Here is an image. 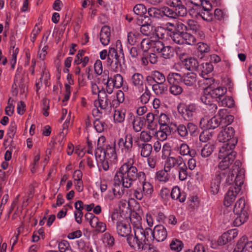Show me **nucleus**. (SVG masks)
<instances>
[{
  "label": "nucleus",
  "instance_id": "f257e3e1",
  "mask_svg": "<svg viewBox=\"0 0 252 252\" xmlns=\"http://www.w3.org/2000/svg\"><path fill=\"white\" fill-rule=\"evenodd\" d=\"M241 165L240 160H237L228 173L221 171L217 174L211 183V192L216 194L219 192L220 184L224 179L225 186L231 185V187L240 188L243 184L245 177V170Z\"/></svg>",
  "mask_w": 252,
  "mask_h": 252
},
{
  "label": "nucleus",
  "instance_id": "f03ea898",
  "mask_svg": "<svg viewBox=\"0 0 252 252\" xmlns=\"http://www.w3.org/2000/svg\"><path fill=\"white\" fill-rule=\"evenodd\" d=\"M132 163H125L119 168L114 177V180L116 182L122 183L126 188H129L132 183L136 180L137 169L132 165Z\"/></svg>",
  "mask_w": 252,
  "mask_h": 252
},
{
  "label": "nucleus",
  "instance_id": "7ed1b4c3",
  "mask_svg": "<svg viewBox=\"0 0 252 252\" xmlns=\"http://www.w3.org/2000/svg\"><path fill=\"white\" fill-rule=\"evenodd\" d=\"M234 134L235 130L232 126H226L223 127L218 136V140L223 143L221 147L234 149L238 142L237 138L234 137Z\"/></svg>",
  "mask_w": 252,
  "mask_h": 252
},
{
  "label": "nucleus",
  "instance_id": "20e7f679",
  "mask_svg": "<svg viewBox=\"0 0 252 252\" xmlns=\"http://www.w3.org/2000/svg\"><path fill=\"white\" fill-rule=\"evenodd\" d=\"M179 25L180 26L177 27V30H175V33H174L172 36L173 41L180 45L194 44L196 43V39L193 35L187 32L188 27L182 23H180Z\"/></svg>",
  "mask_w": 252,
  "mask_h": 252
},
{
  "label": "nucleus",
  "instance_id": "39448f33",
  "mask_svg": "<svg viewBox=\"0 0 252 252\" xmlns=\"http://www.w3.org/2000/svg\"><path fill=\"white\" fill-rule=\"evenodd\" d=\"M236 152L233 149L221 147L219 151V158L221 161L219 164V168L221 170L227 169L236 158Z\"/></svg>",
  "mask_w": 252,
  "mask_h": 252
},
{
  "label": "nucleus",
  "instance_id": "423d86ee",
  "mask_svg": "<svg viewBox=\"0 0 252 252\" xmlns=\"http://www.w3.org/2000/svg\"><path fill=\"white\" fill-rule=\"evenodd\" d=\"M124 60V56L122 57L118 55L117 50L113 47L109 48V56L106 62L107 66L115 72H121L122 70V59Z\"/></svg>",
  "mask_w": 252,
  "mask_h": 252
},
{
  "label": "nucleus",
  "instance_id": "0eeeda50",
  "mask_svg": "<svg viewBox=\"0 0 252 252\" xmlns=\"http://www.w3.org/2000/svg\"><path fill=\"white\" fill-rule=\"evenodd\" d=\"M178 110L185 120L191 121L194 118L197 110V107L195 104H180L178 106Z\"/></svg>",
  "mask_w": 252,
  "mask_h": 252
},
{
  "label": "nucleus",
  "instance_id": "6e6552de",
  "mask_svg": "<svg viewBox=\"0 0 252 252\" xmlns=\"http://www.w3.org/2000/svg\"><path fill=\"white\" fill-rule=\"evenodd\" d=\"M227 92V89L224 87H219L215 86L210 87L208 89H204V92L206 94H209L210 97L214 98L217 101L220 102L222 97L224 96Z\"/></svg>",
  "mask_w": 252,
  "mask_h": 252
},
{
  "label": "nucleus",
  "instance_id": "1a4fd4ad",
  "mask_svg": "<svg viewBox=\"0 0 252 252\" xmlns=\"http://www.w3.org/2000/svg\"><path fill=\"white\" fill-rule=\"evenodd\" d=\"M238 235V232L236 229H231L226 232L223 233L217 241V244H214L212 242L211 247L216 248V246H222L233 240Z\"/></svg>",
  "mask_w": 252,
  "mask_h": 252
},
{
  "label": "nucleus",
  "instance_id": "9d476101",
  "mask_svg": "<svg viewBox=\"0 0 252 252\" xmlns=\"http://www.w3.org/2000/svg\"><path fill=\"white\" fill-rule=\"evenodd\" d=\"M234 252H252V241L248 242V238L243 236L238 242Z\"/></svg>",
  "mask_w": 252,
  "mask_h": 252
},
{
  "label": "nucleus",
  "instance_id": "9b49d317",
  "mask_svg": "<svg viewBox=\"0 0 252 252\" xmlns=\"http://www.w3.org/2000/svg\"><path fill=\"white\" fill-rule=\"evenodd\" d=\"M167 232L165 227L162 225H157L153 230V238L157 242H162L166 238Z\"/></svg>",
  "mask_w": 252,
  "mask_h": 252
},
{
  "label": "nucleus",
  "instance_id": "f8f14e48",
  "mask_svg": "<svg viewBox=\"0 0 252 252\" xmlns=\"http://www.w3.org/2000/svg\"><path fill=\"white\" fill-rule=\"evenodd\" d=\"M240 190L241 188L239 187H230L224 197V205L226 207L230 206L235 200L237 193Z\"/></svg>",
  "mask_w": 252,
  "mask_h": 252
},
{
  "label": "nucleus",
  "instance_id": "ddd939ff",
  "mask_svg": "<svg viewBox=\"0 0 252 252\" xmlns=\"http://www.w3.org/2000/svg\"><path fill=\"white\" fill-rule=\"evenodd\" d=\"M128 121L132 124L133 129L135 132L141 131L146 123L144 117H135L132 113H129Z\"/></svg>",
  "mask_w": 252,
  "mask_h": 252
},
{
  "label": "nucleus",
  "instance_id": "4468645a",
  "mask_svg": "<svg viewBox=\"0 0 252 252\" xmlns=\"http://www.w3.org/2000/svg\"><path fill=\"white\" fill-rule=\"evenodd\" d=\"M127 238L126 241L128 245L130 247H134V245H137V248L138 250H143L145 248H144L143 244V238H139V236L136 234V232L134 231V236L131 233L126 237Z\"/></svg>",
  "mask_w": 252,
  "mask_h": 252
},
{
  "label": "nucleus",
  "instance_id": "2eb2a0df",
  "mask_svg": "<svg viewBox=\"0 0 252 252\" xmlns=\"http://www.w3.org/2000/svg\"><path fill=\"white\" fill-rule=\"evenodd\" d=\"M171 6L175 8V11L178 16L185 17L188 13V10L186 7L183 4L181 0H172Z\"/></svg>",
  "mask_w": 252,
  "mask_h": 252
},
{
  "label": "nucleus",
  "instance_id": "dca6fc26",
  "mask_svg": "<svg viewBox=\"0 0 252 252\" xmlns=\"http://www.w3.org/2000/svg\"><path fill=\"white\" fill-rule=\"evenodd\" d=\"M116 231L119 236L126 237L131 233V226L129 224L118 220L116 222Z\"/></svg>",
  "mask_w": 252,
  "mask_h": 252
},
{
  "label": "nucleus",
  "instance_id": "f3484780",
  "mask_svg": "<svg viewBox=\"0 0 252 252\" xmlns=\"http://www.w3.org/2000/svg\"><path fill=\"white\" fill-rule=\"evenodd\" d=\"M118 145L120 146H124L126 153H130L133 146L132 136L131 134H126L125 136V140L121 138L119 139Z\"/></svg>",
  "mask_w": 252,
  "mask_h": 252
},
{
  "label": "nucleus",
  "instance_id": "a211bd4d",
  "mask_svg": "<svg viewBox=\"0 0 252 252\" xmlns=\"http://www.w3.org/2000/svg\"><path fill=\"white\" fill-rule=\"evenodd\" d=\"M141 237L143 238V245H149L150 242L151 241H154V238H153V230L150 228H146L145 229L143 228L139 229Z\"/></svg>",
  "mask_w": 252,
  "mask_h": 252
},
{
  "label": "nucleus",
  "instance_id": "6ab92c4d",
  "mask_svg": "<svg viewBox=\"0 0 252 252\" xmlns=\"http://www.w3.org/2000/svg\"><path fill=\"white\" fill-rule=\"evenodd\" d=\"M110 28L108 26H104L101 28L100 32V41L102 45L105 46L110 42Z\"/></svg>",
  "mask_w": 252,
  "mask_h": 252
},
{
  "label": "nucleus",
  "instance_id": "aec40b11",
  "mask_svg": "<svg viewBox=\"0 0 252 252\" xmlns=\"http://www.w3.org/2000/svg\"><path fill=\"white\" fill-rule=\"evenodd\" d=\"M248 209L245 207V199L241 198L239 199L235 204L233 209L234 214H244L248 215L247 212Z\"/></svg>",
  "mask_w": 252,
  "mask_h": 252
},
{
  "label": "nucleus",
  "instance_id": "412c9836",
  "mask_svg": "<svg viewBox=\"0 0 252 252\" xmlns=\"http://www.w3.org/2000/svg\"><path fill=\"white\" fill-rule=\"evenodd\" d=\"M194 17L197 19L201 18L207 22H212L214 19V16L212 11H203L199 10L194 11Z\"/></svg>",
  "mask_w": 252,
  "mask_h": 252
},
{
  "label": "nucleus",
  "instance_id": "4be33fe9",
  "mask_svg": "<svg viewBox=\"0 0 252 252\" xmlns=\"http://www.w3.org/2000/svg\"><path fill=\"white\" fill-rule=\"evenodd\" d=\"M170 196L173 199L179 200L180 202H184L186 200V194L184 192H181L180 189L178 186L174 187L171 192Z\"/></svg>",
  "mask_w": 252,
  "mask_h": 252
},
{
  "label": "nucleus",
  "instance_id": "5701e85b",
  "mask_svg": "<svg viewBox=\"0 0 252 252\" xmlns=\"http://www.w3.org/2000/svg\"><path fill=\"white\" fill-rule=\"evenodd\" d=\"M213 64L210 63H202L199 64L197 71L200 72V75L203 78H205L209 73H211L213 70Z\"/></svg>",
  "mask_w": 252,
  "mask_h": 252
},
{
  "label": "nucleus",
  "instance_id": "b1692460",
  "mask_svg": "<svg viewBox=\"0 0 252 252\" xmlns=\"http://www.w3.org/2000/svg\"><path fill=\"white\" fill-rule=\"evenodd\" d=\"M74 207L76 210L74 212L75 220L78 223L80 224L83 217V202L81 200H78L75 202Z\"/></svg>",
  "mask_w": 252,
  "mask_h": 252
},
{
  "label": "nucleus",
  "instance_id": "393cba45",
  "mask_svg": "<svg viewBox=\"0 0 252 252\" xmlns=\"http://www.w3.org/2000/svg\"><path fill=\"white\" fill-rule=\"evenodd\" d=\"M182 82L188 86H192L196 82V75L193 72H188L184 74L183 76Z\"/></svg>",
  "mask_w": 252,
  "mask_h": 252
},
{
  "label": "nucleus",
  "instance_id": "a878e982",
  "mask_svg": "<svg viewBox=\"0 0 252 252\" xmlns=\"http://www.w3.org/2000/svg\"><path fill=\"white\" fill-rule=\"evenodd\" d=\"M137 146L138 148L141 149L140 155L142 157L147 158L150 155L153 149L151 144L147 143H138Z\"/></svg>",
  "mask_w": 252,
  "mask_h": 252
},
{
  "label": "nucleus",
  "instance_id": "bb28decb",
  "mask_svg": "<svg viewBox=\"0 0 252 252\" xmlns=\"http://www.w3.org/2000/svg\"><path fill=\"white\" fill-rule=\"evenodd\" d=\"M183 77L178 73L171 72L167 77V80L170 85L180 84L182 82Z\"/></svg>",
  "mask_w": 252,
  "mask_h": 252
},
{
  "label": "nucleus",
  "instance_id": "cd10ccee",
  "mask_svg": "<svg viewBox=\"0 0 252 252\" xmlns=\"http://www.w3.org/2000/svg\"><path fill=\"white\" fill-rule=\"evenodd\" d=\"M184 65L189 70H195L197 71L199 63L196 59L189 58L185 60Z\"/></svg>",
  "mask_w": 252,
  "mask_h": 252
},
{
  "label": "nucleus",
  "instance_id": "c85d7f7f",
  "mask_svg": "<svg viewBox=\"0 0 252 252\" xmlns=\"http://www.w3.org/2000/svg\"><path fill=\"white\" fill-rule=\"evenodd\" d=\"M152 89L154 93L157 95L165 94L168 91V87L164 83L155 84L153 85Z\"/></svg>",
  "mask_w": 252,
  "mask_h": 252
},
{
  "label": "nucleus",
  "instance_id": "c756f323",
  "mask_svg": "<svg viewBox=\"0 0 252 252\" xmlns=\"http://www.w3.org/2000/svg\"><path fill=\"white\" fill-rule=\"evenodd\" d=\"M148 15L155 19H161L162 17V7L160 8L152 7L148 8L147 10Z\"/></svg>",
  "mask_w": 252,
  "mask_h": 252
},
{
  "label": "nucleus",
  "instance_id": "7c9ffc66",
  "mask_svg": "<svg viewBox=\"0 0 252 252\" xmlns=\"http://www.w3.org/2000/svg\"><path fill=\"white\" fill-rule=\"evenodd\" d=\"M157 114H154L152 113H149L146 115V122L148 123L147 127L150 130H154L157 126L156 122L155 121V116Z\"/></svg>",
  "mask_w": 252,
  "mask_h": 252
},
{
  "label": "nucleus",
  "instance_id": "2f4dec72",
  "mask_svg": "<svg viewBox=\"0 0 252 252\" xmlns=\"http://www.w3.org/2000/svg\"><path fill=\"white\" fill-rule=\"evenodd\" d=\"M215 149L214 145L210 143H207L204 146L201 150V155L203 158H207L210 156Z\"/></svg>",
  "mask_w": 252,
  "mask_h": 252
},
{
  "label": "nucleus",
  "instance_id": "473e14b6",
  "mask_svg": "<svg viewBox=\"0 0 252 252\" xmlns=\"http://www.w3.org/2000/svg\"><path fill=\"white\" fill-rule=\"evenodd\" d=\"M132 84L137 87H140L143 85L144 78L143 75L139 73H134L131 78Z\"/></svg>",
  "mask_w": 252,
  "mask_h": 252
},
{
  "label": "nucleus",
  "instance_id": "72a5a7b5",
  "mask_svg": "<svg viewBox=\"0 0 252 252\" xmlns=\"http://www.w3.org/2000/svg\"><path fill=\"white\" fill-rule=\"evenodd\" d=\"M188 167L185 163H179V179L181 181L185 180L188 177Z\"/></svg>",
  "mask_w": 252,
  "mask_h": 252
},
{
  "label": "nucleus",
  "instance_id": "f704fd0d",
  "mask_svg": "<svg viewBox=\"0 0 252 252\" xmlns=\"http://www.w3.org/2000/svg\"><path fill=\"white\" fill-rule=\"evenodd\" d=\"M115 144L114 143L113 146L107 145L105 150L103 151L104 158H115L116 157V154L115 151Z\"/></svg>",
  "mask_w": 252,
  "mask_h": 252
},
{
  "label": "nucleus",
  "instance_id": "c9c22d12",
  "mask_svg": "<svg viewBox=\"0 0 252 252\" xmlns=\"http://www.w3.org/2000/svg\"><path fill=\"white\" fill-rule=\"evenodd\" d=\"M164 16L171 18L176 19L177 14L175 10H174L167 6L162 7V17Z\"/></svg>",
  "mask_w": 252,
  "mask_h": 252
},
{
  "label": "nucleus",
  "instance_id": "e433bc0d",
  "mask_svg": "<svg viewBox=\"0 0 252 252\" xmlns=\"http://www.w3.org/2000/svg\"><path fill=\"white\" fill-rule=\"evenodd\" d=\"M237 216L235 218L234 220H232V222H233L234 225L235 226H239L242 224L244 223L245 222L247 221L248 219V215H245V213L241 215L240 214H235Z\"/></svg>",
  "mask_w": 252,
  "mask_h": 252
},
{
  "label": "nucleus",
  "instance_id": "4c0bfd02",
  "mask_svg": "<svg viewBox=\"0 0 252 252\" xmlns=\"http://www.w3.org/2000/svg\"><path fill=\"white\" fill-rule=\"evenodd\" d=\"M194 11H212V5L208 0H202L200 6L198 8L193 9Z\"/></svg>",
  "mask_w": 252,
  "mask_h": 252
},
{
  "label": "nucleus",
  "instance_id": "58836bf2",
  "mask_svg": "<svg viewBox=\"0 0 252 252\" xmlns=\"http://www.w3.org/2000/svg\"><path fill=\"white\" fill-rule=\"evenodd\" d=\"M221 122V121H220V118H218L217 116H215L208 121L207 128L215 129L219 126Z\"/></svg>",
  "mask_w": 252,
  "mask_h": 252
},
{
  "label": "nucleus",
  "instance_id": "ea45409f",
  "mask_svg": "<svg viewBox=\"0 0 252 252\" xmlns=\"http://www.w3.org/2000/svg\"><path fill=\"white\" fill-rule=\"evenodd\" d=\"M168 172H169V171H167L166 169L164 168V170H160L157 172L156 174L157 179L160 181L167 182L169 179V176L168 173Z\"/></svg>",
  "mask_w": 252,
  "mask_h": 252
},
{
  "label": "nucleus",
  "instance_id": "a19ab883",
  "mask_svg": "<svg viewBox=\"0 0 252 252\" xmlns=\"http://www.w3.org/2000/svg\"><path fill=\"white\" fill-rule=\"evenodd\" d=\"M220 102L222 106L231 108L234 105V101L231 97L227 96L224 95Z\"/></svg>",
  "mask_w": 252,
  "mask_h": 252
},
{
  "label": "nucleus",
  "instance_id": "79ce46f5",
  "mask_svg": "<svg viewBox=\"0 0 252 252\" xmlns=\"http://www.w3.org/2000/svg\"><path fill=\"white\" fill-rule=\"evenodd\" d=\"M133 10L135 14L143 16L146 13L148 10L144 4H137L133 7Z\"/></svg>",
  "mask_w": 252,
  "mask_h": 252
},
{
  "label": "nucleus",
  "instance_id": "37998d69",
  "mask_svg": "<svg viewBox=\"0 0 252 252\" xmlns=\"http://www.w3.org/2000/svg\"><path fill=\"white\" fill-rule=\"evenodd\" d=\"M17 126L14 121L11 122L10 123V126H9L7 135L8 137L10 138V142L12 143L13 142V139L14 137V135L16 132Z\"/></svg>",
  "mask_w": 252,
  "mask_h": 252
},
{
  "label": "nucleus",
  "instance_id": "c03bdc74",
  "mask_svg": "<svg viewBox=\"0 0 252 252\" xmlns=\"http://www.w3.org/2000/svg\"><path fill=\"white\" fill-rule=\"evenodd\" d=\"M173 126H175L174 130H177L178 134L181 137H185L188 134V131L187 130V128L186 126L184 125L181 124L177 126L176 124H173Z\"/></svg>",
  "mask_w": 252,
  "mask_h": 252
},
{
  "label": "nucleus",
  "instance_id": "a18cd8bd",
  "mask_svg": "<svg viewBox=\"0 0 252 252\" xmlns=\"http://www.w3.org/2000/svg\"><path fill=\"white\" fill-rule=\"evenodd\" d=\"M112 82L113 84V87L119 88L122 87L123 84V78L120 74H116L114 78H112Z\"/></svg>",
  "mask_w": 252,
  "mask_h": 252
},
{
  "label": "nucleus",
  "instance_id": "49530a36",
  "mask_svg": "<svg viewBox=\"0 0 252 252\" xmlns=\"http://www.w3.org/2000/svg\"><path fill=\"white\" fill-rule=\"evenodd\" d=\"M94 127L98 132H102L106 127V125L104 122H101L98 118H96L94 122Z\"/></svg>",
  "mask_w": 252,
  "mask_h": 252
},
{
  "label": "nucleus",
  "instance_id": "de8ad7c7",
  "mask_svg": "<svg viewBox=\"0 0 252 252\" xmlns=\"http://www.w3.org/2000/svg\"><path fill=\"white\" fill-rule=\"evenodd\" d=\"M183 246V243L177 239L173 240L170 244L171 249L177 252L181 251Z\"/></svg>",
  "mask_w": 252,
  "mask_h": 252
},
{
  "label": "nucleus",
  "instance_id": "09e8293b",
  "mask_svg": "<svg viewBox=\"0 0 252 252\" xmlns=\"http://www.w3.org/2000/svg\"><path fill=\"white\" fill-rule=\"evenodd\" d=\"M160 53L162 57L165 59H170L173 55L172 48L169 46H164Z\"/></svg>",
  "mask_w": 252,
  "mask_h": 252
},
{
  "label": "nucleus",
  "instance_id": "8fccbe9b",
  "mask_svg": "<svg viewBox=\"0 0 252 252\" xmlns=\"http://www.w3.org/2000/svg\"><path fill=\"white\" fill-rule=\"evenodd\" d=\"M154 78L156 80V83H164L166 80L164 74L158 71H154L152 72Z\"/></svg>",
  "mask_w": 252,
  "mask_h": 252
},
{
  "label": "nucleus",
  "instance_id": "3c124183",
  "mask_svg": "<svg viewBox=\"0 0 252 252\" xmlns=\"http://www.w3.org/2000/svg\"><path fill=\"white\" fill-rule=\"evenodd\" d=\"M142 190L144 195L150 196L153 192V186L149 182H143L142 184Z\"/></svg>",
  "mask_w": 252,
  "mask_h": 252
},
{
  "label": "nucleus",
  "instance_id": "603ef678",
  "mask_svg": "<svg viewBox=\"0 0 252 252\" xmlns=\"http://www.w3.org/2000/svg\"><path fill=\"white\" fill-rule=\"evenodd\" d=\"M176 161L175 158L168 157L165 161L164 167L167 171H170L171 168L174 167L176 164Z\"/></svg>",
  "mask_w": 252,
  "mask_h": 252
},
{
  "label": "nucleus",
  "instance_id": "864d4df0",
  "mask_svg": "<svg viewBox=\"0 0 252 252\" xmlns=\"http://www.w3.org/2000/svg\"><path fill=\"white\" fill-rule=\"evenodd\" d=\"M151 43V46L154 48V51H156L158 53H160L165 46L163 42L159 40L152 41Z\"/></svg>",
  "mask_w": 252,
  "mask_h": 252
},
{
  "label": "nucleus",
  "instance_id": "5fc2aeb1",
  "mask_svg": "<svg viewBox=\"0 0 252 252\" xmlns=\"http://www.w3.org/2000/svg\"><path fill=\"white\" fill-rule=\"evenodd\" d=\"M183 88L179 84L170 85L169 88L170 93L174 95L180 94L183 92Z\"/></svg>",
  "mask_w": 252,
  "mask_h": 252
},
{
  "label": "nucleus",
  "instance_id": "6e6d98bb",
  "mask_svg": "<svg viewBox=\"0 0 252 252\" xmlns=\"http://www.w3.org/2000/svg\"><path fill=\"white\" fill-rule=\"evenodd\" d=\"M153 26L152 24L142 25L140 28V32L142 34L148 35L153 31Z\"/></svg>",
  "mask_w": 252,
  "mask_h": 252
},
{
  "label": "nucleus",
  "instance_id": "4d7b16f0",
  "mask_svg": "<svg viewBox=\"0 0 252 252\" xmlns=\"http://www.w3.org/2000/svg\"><path fill=\"white\" fill-rule=\"evenodd\" d=\"M151 93L147 87H145L144 93L141 96V102L143 104H146L148 102L150 98Z\"/></svg>",
  "mask_w": 252,
  "mask_h": 252
},
{
  "label": "nucleus",
  "instance_id": "13d9d810",
  "mask_svg": "<svg viewBox=\"0 0 252 252\" xmlns=\"http://www.w3.org/2000/svg\"><path fill=\"white\" fill-rule=\"evenodd\" d=\"M179 23H177L175 25H174L172 23H169L168 24H169V25L171 27H173V28H167L166 31V34L170 36V37H171V38L172 39V40H173V37L172 36L173 35V34L175 33V32H176L175 30H177V27L178 26H180L179 25Z\"/></svg>",
  "mask_w": 252,
  "mask_h": 252
},
{
  "label": "nucleus",
  "instance_id": "bf43d9fd",
  "mask_svg": "<svg viewBox=\"0 0 252 252\" xmlns=\"http://www.w3.org/2000/svg\"><path fill=\"white\" fill-rule=\"evenodd\" d=\"M212 136L211 133L208 130H203L199 135V140L202 142H206Z\"/></svg>",
  "mask_w": 252,
  "mask_h": 252
},
{
  "label": "nucleus",
  "instance_id": "052dcab7",
  "mask_svg": "<svg viewBox=\"0 0 252 252\" xmlns=\"http://www.w3.org/2000/svg\"><path fill=\"white\" fill-rule=\"evenodd\" d=\"M125 117V114L120 111H115L114 115V119L118 123L124 122Z\"/></svg>",
  "mask_w": 252,
  "mask_h": 252
},
{
  "label": "nucleus",
  "instance_id": "680f3d73",
  "mask_svg": "<svg viewBox=\"0 0 252 252\" xmlns=\"http://www.w3.org/2000/svg\"><path fill=\"white\" fill-rule=\"evenodd\" d=\"M139 138L141 141L144 142V143H147L151 140L152 136L150 132L142 131L140 133Z\"/></svg>",
  "mask_w": 252,
  "mask_h": 252
},
{
  "label": "nucleus",
  "instance_id": "e2e57ef3",
  "mask_svg": "<svg viewBox=\"0 0 252 252\" xmlns=\"http://www.w3.org/2000/svg\"><path fill=\"white\" fill-rule=\"evenodd\" d=\"M42 110L44 111L43 114L44 116L47 117L49 115L48 110L49 109V100L46 98H44L42 100Z\"/></svg>",
  "mask_w": 252,
  "mask_h": 252
},
{
  "label": "nucleus",
  "instance_id": "0e129e2a",
  "mask_svg": "<svg viewBox=\"0 0 252 252\" xmlns=\"http://www.w3.org/2000/svg\"><path fill=\"white\" fill-rule=\"evenodd\" d=\"M104 238L107 245L110 247H112L114 245L115 239L109 233H105L104 235Z\"/></svg>",
  "mask_w": 252,
  "mask_h": 252
},
{
  "label": "nucleus",
  "instance_id": "69168bd1",
  "mask_svg": "<svg viewBox=\"0 0 252 252\" xmlns=\"http://www.w3.org/2000/svg\"><path fill=\"white\" fill-rule=\"evenodd\" d=\"M204 78L203 84L207 85V87L204 89H208L210 87H214L216 85L215 84V80L212 77H208L207 76H205Z\"/></svg>",
  "mask_w": 252,
  "mask_h": 252
},
{
  "label": "nucleus",
  "instance_id": "338daca9",
  "mask_svg": "<svg viewBox=\"0 0 252 252\" xmlns=\"http://www.w3.org/2000/svg\"><path fill=\"white\" fill-rule=\"evenodd\" d=\"M170 146L168 144H165L162 147L161 158L163 159H165L166 158L169 157V156L170 155Z\"/></svg>",
  "mask_w": 252,
  "mask_h": 252
},
{
  "label": "nucleus",
  "instance_id": "774afa93",
  "mask_svg": "<svg viewBox=\"0 0 252 252\" xmlns=\"http://www.w3.org/2000/svg\"><path fill=\"white\" fill-rule=\"evenodd\" d=\"M158 122L159 125L168 124L169 123V118L164 113H161L160 115L158 117Z\"/></svg>",
  "mask_w": 252,
  "mask_h": 252
}]
</instances>
